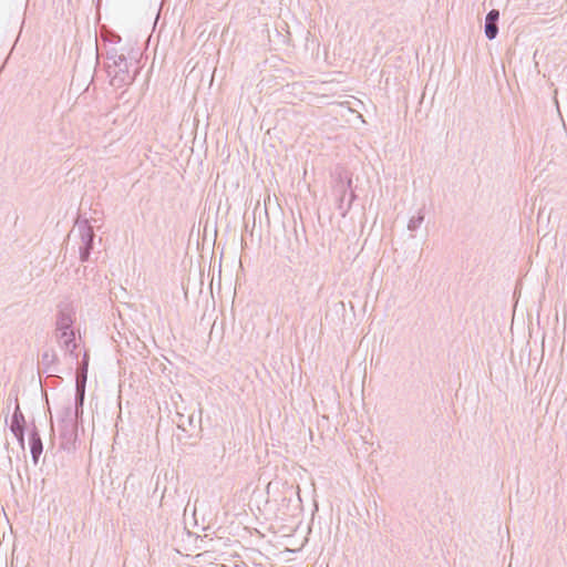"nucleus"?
Returning a JSON list of instances; mask_svg holds the SVG:
<instances>
[{"mask_svg": "<svg viewBox=\"0 0 567 567\" xmlns=\"http://www.w3.org/2000/svg\"><path fill=\"white\" fill-rule=\"evenodd\" d=\"M498 18V11L492 10L486 18V22H494Z\"/></svg>", "mask_w": 567, "mask_h": 567, "instance_id": "obj_2", "label": "nucleus"}, {"mask_svg": "<svg viewBox=\"0 0 567 567\" xmlns=\"http://www.w3.org/2000/svg\"><path fill=\"white\" fill-rule=\"evenodd\" d=\"M485 33L488 39H494L497 34V27L494 22H486Z\"/></svg>", "mask_w": 567, "mask_h": 567, "instance_id": "obj_1", "label": "nucleus"}]
</instances>
